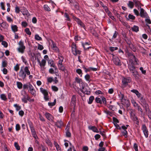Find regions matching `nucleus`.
Masks as SVG:
<instances>
[{"label": "nucleus", "instance_id": "f257e3e1", "mask_svg": "<svg viewBox=\"0 0 151 151\" xmlns=\"http://www.w3.org/2000/svg\"><path fill=\"white\" fill-rule=\"evenodd\" d=\"M134 64H135L132 63L129 64L128 65V68L130 72L132 74L133 76L136 79H138L139 78V74L135 67L134 65Z\"/></svg>", "mask_w": 151, "mask_h": 151}, {"label": "nucleus", "instance_id": "f03ea898", "mask_svg": "<svg viewBox=\"0 0 151 151\" xmlns=\"http://www.w3.org/2000/svg\"><path fill=\"white\" fill-rule=\"evenodd\" d=\"M30 74V72L28 69L27 67H25L23 69L22 68H21L19 73V77L23 79H25L26 76V74L29 75Z\"/></svg>", "mask_w": 151, "mask_h": 151}, {"label": "nucleus", "instance_id": "7ed1b4c3", "mask_svg": "<svg viewBox=\"0 0 151 151\" xmlns=\"http://www.w3.org/2000/svg\"><path fill=\"white\" fill-rule=\"evenodd\" d=\"M95 101L97 103L102 104V102L105 104L106 103V100L105 98L103 96H99L96 97L95 99Z\"/></svg>", "mask_w": 151, "mask_h": 151}, {"label": "nucleus", "instance_id": "20e7f679", "mask_svg": "<svg viewBox=\"0 0 151 151\" xmlns=\"http://www.w3.org/2000/svg\"><path fill=\"white\" fill-rule=\"evenodd\" d=\"M19 47L17 48L18 52L22 54L24 53L26 47L24 45V43L22 41H20L19 43Z\"/></svg>", "mask_w": 151, "mask_h": 151}, {"label": "nucleus", "instance_id": "39448f33", "mask_svg": "<svg viewBox=\"0 0 151 151\" xmlns=\"http://www.w3.org/2000/svg\"><path fill=\"white\" fill-rule=\"evenodd\" d=\"M140 100L141 102V104L144 108H145L146 111H147V109L148 107V104L147 103L146 101L143 96H141Z\"/></svg>", "mask_w": 151, "mask_h": 151}, {"label": "nucleus", "instance_id": "423d86ee", "mask_svg": "<svg viewBox=\"0 0 151 151\" xmlns=\"http://www.w3.org/2000/svg\"><path fill=\"white\" fill-rule=\"evenodd\" d=\"M40 92L44 95V99L46 101L49 100V98L48 96V93L47 90L44 89L42 88H40Z\"/></svg>", "mask_w": 151, "mask_h": 151}, {"label": "nucleus", "instance_id": "0eeeda50", "mask_svg": "<svg viewBox=\"0 0 151 151\" xmlns=\"http://www.w3.org/2000/svg\"><path fill=\"white\" fill-rule=\"evenodd\" d=\"M72 50L73 54L75 55L77 54H80L81 53V51L77 50L76 49V46L75 44H73L72 46Z\"/></svg>", "mask_w": 151, "mask_h": 151}, {"label": "nucleus", "instance_id": "6e6552de", "mask_svg": "<svg viewBox=\"0 0 151 151\" xmlns=\"http://www.w3.org/2000/svg\"><path fill=\"white\" fill-rule=\"evenodd\" d=\"M113 60L114 63L116 65L120 66L122 65L121 63L119 58L117 56L114 57V55L113 54Z\"/></svg>", "mask_w": 151, "mask_h": 151}, {"label": "nucleus", "instance_id": "1a4fd4ad", "mask_svg": "<svg viewBox=\"0 0 151 151\" xmlns=\"http://www.w3.org/2000/svg\"><path fill=\"white\" fill-rule=\"evenodd\" d=\"M131 81V78L130 77L123 78L122 80V84L125 86H127L128 83H130Z\"/></svg>", "mask_w": 151, "mask_h": 151}, {"label": "nucleus", "instance_id": "9d476101", "mask_svg": "<svg viewBox=\"0 0 151 151\" xmlns=\"http://www.w3.org/2000/svg\"><path fill=\"white\" fill-rule=\"evenodd\" d=\"M129 56L130 63H135V64H137V59L136 58L135 56L132 54H129Z\"/></svg>", "mask_w": 151, "mask_h": 151}, {"label": "nucleus", "instance_id": "9b49d317", "mask_svg": "<svg viewBox=\"0 0 151 151\" xmlns=\"http://www.w3.org/2000/svg\"><path fill=\"white\" fill-rule=\"evenodd\" d=\"M28 91L32 95H36V91L33 86L30 83H29Z\"/></svg>", "mask_w": 151, "mask_h": 151}, {"label": "nucleus", "instance_id": "f8f14e48", "mask_svg": "<svg viewBox=\"0 0 151 151\" xmlns=\"http://www.w3.org/2000/svg\"><path fill=\"white\" fill-rule=\"evenodd\" d=\"M30 98L27 92L24 91V95H23V98L22 99V101L24 103H27V100H29Z\"/></svg>", "mask_w": 151, "mask_h": 151}, {"label": "nucleus", "instance_id": "ddd939ff", "mask_svg": "<svg viewBox=\"0 0 151 151\" xmlns=\"http://www.w3.org/2000/svg\"><path fill=\"white\" fill-rule=\"evenodd\" d=\"M76 96L75 95L72 96L71 98V101L70 103V105L74 109L76 105Z\"/></svg>", "mask_w": 151, "mask_h": 151}, {"label": "nucleus", "instance_id": "4468645a", "mask_svg": "<svg viewBox=\"0 0 151 151\" xmlns=\"http://www.w3.org/2000/svg\"><path fill=\"white\" fill-rule=\"evenodd\" d=\"M29 127L30 128L31 131L32 132V135L33 137L35 139L37 138V136L36 133V131L35 130L34 127L33 126L30 124L29 125Z\"/></svg>", "mask_w": 151, "mask_h": 151}, {"label": "nucleus", "instance_id": "2eb2a0df", "mask_svg": "<svg viewBox=\"0 0 151 151\" xmlns=\"http://www.w3.org/2000/svg\"><path fill=\"white\" fill-rule=\"evenodd\" d=\"M142 130L146 137H147L148 135V131L145 124L142 125Z\"/></svg>", "mask_w": 151, "mask_h": 151}, {"label": "nucleus", "instance_id": "dca6fc26", "mask_svg": "<svg viewBox=\"0 0 151 151\" xmlns=\"http://www.w3.org/2000/svg\"><path fill=\"white\" fill-rule=\"evenodd\" d=\"M140 16L143 18H147L149 17V16L148 15L147 13L145 12L144 9L142 8H140Z\"/></svg>", "mask_w": 151, "mask_h": 151}, {"label": "nucleus", "instance_id": "f3484780", "mask_svg": "<svg viewBox=\"0 0 151 151\" xmlns=\"http://www.w3.org/2000/svg\"><path fill=\"white\" fill-rule=\"evenodd\" d=\"M45 115L48 120L51 122L53 121L54 117L51 114L48 112H46Z\"/></svg>", "mask_w": 151, "mask_h": 151}, {"label": "nucleus", "instance_id": "a211bd4d", "mask_svg": "<svg viewBox=\"0 0 151 151\" xmlns=\"http://www.w3.org/2000/svg\"><path fill=\"white\" fill-rule=\"evenodd\" d=\"M65 130H66L65 132L66 136L68 137H70L71 136V134L69 132V126L67 124L66 126Z\"/></svg>", "mask_w": 151, "mask_h": 151}, {"label": "nucleus", "instance_id": "6ab92c4d", "mask_svg": "<svg viewBox=\"0 0 151 151\" xmlns=\"http://www.w3.org/2000/svg\"><path fill=\"white\" fill-rule=\"evenodd\" d=\"M55 124L58 128H60L63 126V122L61 120H58L55 122Z\"/></svg>", "mask_w": 151, "mask_h": 151}, {"label": "nucleus", "instance_id": "aec40b11", "mask_svg": "<svg viewBox=\"0 0 151 151\" xmlns=\"http://www.w3.org/2000/svg\"><path fill=\"white\" fill-rule=\"evenodd\" d=\"M21 12L24 15L28 16L29 15L28 11L25 7H23L21 9Z\"/></svg>", "mask_w": 151, "mask_h": 151}, {"label": "nucleus", "instance_id": "412c9836", "mask_svg": "<svg viewBox=\"0 0 151 151\" xmlns=\"http://www.w3.org/2000/svg\"><path fill=\"white\" fill-rule=\"evenodd\" d=\"M48 63L50 65V67H53L55 68V70H57V68L55 65L54 63V62L52 60H49L48 61Z\"/></svg>", "mask_w": 151, "mask_h": 151}, {"label": "nucleus", "instance_id": "4be33fe9", "mask_svg": "<svg viewBox=\"0 0 151 151\" xmlns=\"http://www.w3.org/2000/svg\"><path fill=\"white\" fill-rule=\"evenodd\" d=\"M88 128L89 130H92L93 132L99 133V131L95 126H89Z\"/></svg>", "mask_w": 151, "mask_h": 151}, {"label": "nucleus", "instance_id": "5701e85b", "mask_svg": "<svg viewBox=\"0 0 151 151\" xmlns=\"http://www.w3.org/2000/svg\"><path fill=\"white\" fill-rule=\"evenodd\" d=\"M131 92L135 93L138 98L140 97L142 94L138 91L136 89H133L131 90Z\"/></svg>", "mask_w": 151, "mask_h": 151}, {"label": "nucleus", "instance_id": "b1692460", "mask_svg": "<svg viewBox=\"0 0 151 151\" xmlns=\"http://www.w3.org/2000/svg\"><path fill=\"white\" fill-rule=\"evenodd\" d=\"M89 45V44L87 42H86L85 43L82 42V45L85 50H87L91 47L88 46Z\"/></svg>", "mask_w": 151, "mask_h": 151}, {"label": "nucleus", "instance_id": "393cba45", "mask_svg": "<svg viewBox=\"0 0 151 151\" xmlns=\"http://www.w3.org/2000/svg\"><path fill=\"white\" fill-rule=\"evenodd\" d=\"M131 116H132L133 115V119L134 121H135L136 122V124H138L139 123V122L138 119L137 117L135 116V115L134 114H132V112H131Z\"/></svg>", "mask_w": 151, "mask_h": 151}, {"label": "nucleus", "instance_id": "a878e982", "mask_svg": "<svg viewBox=\"0 0 151 151\" xmlns=\"http://www.w3.org/2000/svg\"><path fill=\"white\" fill-rule=\"evenodd\" d=\"M85 78L86 81H88L89 82L92 81L90 76L88 74H87L85 76Z\"/></svg>", "mask_w": 151, "mask_h": 151}, {"label": "nucleus", "instance_id": "bb28decb", "mask_svg": "<svg viewBox=\"0 0 151 151\" xmlns=\"http://www.w3.org/2000/svg\"><path fill=\"white\" fill-rule=\"evenodd\" d=\"M11 28L12 30L14 32H16L18 30V27L16 25H12Z\"/></svg>", "mask_w": 151, "mask_h": 151}, {"label": "nucleus", "instance_id": "cd10ccee", "mask_svg": "<svg viewBox=\"0 0 151 151\" xmlns=\"http://www.w3.org/2000/svg\"><path fill=\"white\" fill-rule=\"evenodd\" d=\"M94 99V97L93 96H91L89 99V101L88 102V104H91Z\"/></svg>", "mask_w": 151, "mask_h": 151}, {"label": "nucleus", "instance_id": "c85d7f7f", "mask_svg": "<svg viewBox=\"0 0 151 151\" xmlns=\"http://www.w3.org/2000/svg\"><path fill=\"white\" fill-rule=\"evenodd\" d=\"M46 61L45 59L42 60L41 62L40 63V66L41 67H44L45 65Z\"/></svg>", "mask_w": 151, "mask_h": 151}, {"label": "nucleus", "instance_id": "c756f323", "mask_svg": "<svg viewBox=\"0 0 151 151\" xmlns=\"http://www.w3.org/2000/svg\"><path fill=\"white\" fill-rule=\"evenodd\" d=\"M132 29L133 31L137 32L139 31V27L138 26L134 25L132 28Z\"/></svg>", "mask_w": 151, "mask_h": 151}, {"label": "nucleus", "instance_id": "7c9ffc66", "mask_svg": "<svg viewBox=\"0 0 151 151\" xmlns=\"http://www.w3.org/2000/svg\"><path fill=\"white\" fill-rule=\"evenodd\" d=\"M43 8L46 11L48 12L50 11V9L47 4H45Z\"/></svg>", "mask_w": 151, "mask_h": 151}, {"label": "nucleus", "instance_id": "2f4dec72", "mask_svg": "<svg viewBox=\"0 0 151 151\" xmlns=\"http://www.w3.org/2000/svg\"><path fill=\"white\" fill-rule=\"evenodd\" d=\"M58 66L59 69L60 70H61L63 71H65L66 69L62 65V64L59 65H58Z\"/></svg>", "mask_w": 151, "mask_h": 151}, {"label": "nucleus", "instance_id": "473e14b6", "mask_svg": "<svg viewBox=\"0 0 151 151\" xmlns=\"http://www.w3.org/2000/svg\"><path fill=\"white\" fill-rule=\"evenodd\" d=\"M56 99H55L54 100V101L53 102H49L48 103V105L50 106L51 107L55 105L56 104Z\"/></svg>", "mask_w": 151, "mask_h": 151}, {"label": "nucleus", "instance_id": "72a5a7b5", "mask_svg": "<svg viewBox=\"0 0 151 151\" xmlns=\"http://www.w3.org/2000/svg\"><path fill=\"white\" fill-rule=\"evenodd\" d=\"M77 22L78 24H79L81 27L85 28V26L84 24L80 20L78 19Z\"/></svg>", "mask_w": 151, "mask_h": 151}, {"label": "nucleus", "instance_id": "f704fd0d", "mask_svg": "<svg viewBox=\"0 0 151 151\" xmlns=\"http://www.w3.org/2000/svg\"><path fill=\"white\" fill-rule=\"evenodd\" d=\"M128 6L131 9H132L134 7V4L132 2L129 1V3L128 4Z\"/></svg>", "mask_w": 151, "mask_h": 151}, {"label": "nucleus", "instance_id": "c9c22d12", "mask_svg": "<svg viewBox=\"0 0 151 151\" xmlns=\"http://www.w3.org/2000/svg\"><path fill=\"white\" fill-rule=\"evenodd\" d=\"M52 48L54 50L56 51V52L58 51V48L56 47V45L54 43H52Z\"/></svg>", "mask_w": 151, "mask_h": 151}, {"label": "nucleus", "instance_id": "e433bc0d", "mask_svg": "<svg viewBox=\"0 0 151 151\" xmlns=\"http://www.w3.org/2000/svg\"><path fill=\"white\" fill-rule=\"evenodd\" d=\"M35 39L37 40L41 41L42 40V38L39 36L38 34H36L35 37Z\"/></svg>", "mask_w": 151, "mask_h": 151}, {"label": "nucleus", "instance_id": "4c0bfd02", "mask_svg": "<svg viewBox=\"0 0 151 151\" xmlns=\"http://www.w3.org/2000/svg\"><path fill=\"white\" fill-rule=\"evenodd\" d=\"M17 87L19 89H21L22 88V83L19 82H17Z\"/></svg>", "mask_w": 151, "mask_h": 151}, {"label": "nucleus", "instance_id": "58836bf2", "mask_svg": "<svg viewBox=\"0 0 151 151\" xmlns=\"http://www.w3.org/2000/svg\"><path fill=\"white\" fill-rule=\"evenodd\" d=\"M0 97L2 100L4 101H6L7 100L6 96L4 94H1L0 95Z\"/></svg>", "mask_w": 151, "mask_h": 151}, {"label": "nucleus", "instance_id": "ea45409f", "mask_svg": "<svg viewBox=\"0 0 151 151\" xmlns=\"http://www.w3.org/2000/svg\"><path fill=\"white\" fill-rule=\"evenodd\" d=\"M109 50L111 52H113L114 50H116L118 49L117 47H110L109 48Z\"/></svg>", "mask_w": 151, "mask_h": 151}, {"label": "nucleus", "instance_id": "a19ab883", "mask_svg": "<svg viewBox=\"0 0 151 151\" xmlns=\"http://www.w3.org/2000/svg\"><path fill=\"white\" fill-rule=\"evenodd\" d=\"M133 2L134 3L135 6H139L140 5V3L138 0H133Z\"/></svg>", "mask_w": 151, "mask_h": 151}, {"label": "nucleus", "instance_id": "79ce46f5", "mask_svg": "<svg viewBox=\"0 0 151 151\" xmlns=\"http://www.w3.org/2000/svg\"><path fill=\"white\" fill-rule=\"evenodd\" d=\"M119 96L120 98L122 101L124 99H124V94H122L121 93H120L119 94Z\"/></svg>", "mask_w": 151, "mask_h": 151}, {"label": "nucleus", "instance_id": "37998d69", "mask_svg": "<svg viewBox=\"0 0 151 151\" xmlns=\"http://www.w3.org/2000/svg\"><path fill=\"white\" fill-rule=\"evenodd\" d=\"M14 146L15 147L16 149L17 150H20V147L19 146L17 142H15L14 143Z\"/></svg>", "mask_w": 151, "mask_h": 151}, {"label": "nucleus", "instance_id": "c03bdc74", "mask_svg": "<svg viewBox=\"0 0 151 151\" xmlns=\"http://www.w3.org/2000/svg\"><path fill=\"white\" fill-rule=\"evenodd\" d=\"M14 106L16 108V109L17 111L21 109V106L18 105L17 104H14Z\"/></svg>", "mask_w": 151, "mask_h": 151}, {"label": "nucleus", "instance_id": "a18cd8bd", "mask_svg": "<svg viewBox=\"0 0 151 151\" xmlns=\"http://www.w3.org/2000/svg\"><path fill=\"white\" fill-rule=\"evenodd\" d=\"M59 58L60 59V60L58 61V65L62 64V63L63 61V58L62 56H61V58H60L59 57Z\"/></svg>", "mask_w": 151, "mask_h": 151}, {"label": "nucleus", "instance_id": "49530a36", "mask_svg": "<svg viewBox=\"0 0 151 151\" xmlns=\"http://www.w3.org/2000/svg\"><path fill=\"white\" fill-rule=\"evenodd\" d=\"M76 72L79 74L81 75V76H82V71L80 69H78L76 70Z\"/></svg>", "mask_w": 151, "mask_h": 151}, {"label": "nucleus", "instance_id": "de8ad7c7", "mask_svg": "<svg viewBox=\"0 0 151 151\" xmlns=\"http://www.w3.org/2000/svg\"><path fill=\"white\" fill-rule=\"evenodd\" d=\"M1 44L3 45L5 47H6L8 46V44L5 41H2L1 42Z\"/></svg>", "mask_w": 151, "mask_h": 151}, {"label": "nucleus", "instance_id": "09e8293b", "mask_svg": "<svg viewBox=\"0 0 151 151\" xmlns=\"http://www.w3.org/2000/svg\"><path fill=\"white\" fill-rule=\"evenodd\" d=\"M25 31L27 34L29 35H30L31 34V33L30 32L29 28H26L25 29Z\"/></svg>", "mask_w": 151, "mask_h": 151}, {"label": "nucleus", "instance_id": "8fccbe9b", "mask_svg": "<svg viewBox=\"0 0 151 151\" xmlns=\"http://www.w3.org/2000/svg\"><path fill=\"white\" fill-rule=\"evenodd\" d=\"M131 101L132 104L134 107L137 106L138 105V104L135 102L134 100H132Z\"/></svg>", "mask_w": 151, "mask_h": 151}, {"label": "nucleus", "instance_id": "3c124183", "mask_svg": "<svg viewBox=\"0 0 151 151\" xmlns=\"http://www.w3.org/2000/svg\"><path fill=\"white\" fill-rule=\"evenodd\" d=\"M146 18V19L145 20L146 22L148 24H151V21L149 19V18L148 17H147Z\"/></svg>", "mask_w": 151, "mask_h": 151}, {"label": "nucleus", "instance_id": "603ef678", "mask_svg": "<svg viewBox=\"0 0 151 151\" xmlns=\"http://www.w3.org/2000/svg\"><path fill=\"white\" fill-rule=\"evenodd\" d=\"M122 134L125 137H127V132L126 130H124L122 132Z\"/></svg>", "mask_w": 151, "mask_h": 151}, {"label": "nucleus", "instance_id": "864d4df0", "mask_svg": "<svg viewBox=\"0 0 151 151\" xmlns=\"http://www.w3.org/2000/svg\"><path fill=\"white\" fill-rule=\"evenodd\" d=\"M128 17L129 19H132V20H134L135 19V17L134 16L131 15V14H129L128 15Z\"/></svg>", "mask_w": 151, "mask_h": 151}, {"label": "nucleus", "instance_id": "5fc2aeb1", "mask_svg": "<svg viewBox=\"0 0 151 151\" xmlns=\"http://www.w3.org/2000/svg\"><path fill=\"white\" fill-rule=\"evenodd\" d=\"M104 112L105 113L107 114V115H109L111 116L112 115V113L111 112L105 110L104 111Z\"/></svg>", "mask_w": 151, "mask_h": 151}, {"label": "nucleus", "instance_id": "6e6d98bb", "mask_svg": "<svg viewBox=\"0 0 151 151\" xmlns=\"http://www.w3.org/2000/svg\"><path fill=\"white\" fill-rule=\"evenodd\" d=\"M133 147L135 151H138V146L137 144L135 143L134 144Z\"/></svg>", "mask_w": 151, "mask_h": 151}, {"label": "nucleus", "instance_id": "4d7b16f0", "mask_svg": "<svg viewBox=\"0 0 151 151\" xmlns=\"http://www.w3.org/2000/svg\"><path fill=\"white\" fill-rule=\"evenodd\" d=\"M52 90L54 91H57L58 90V87L55 86H52Z\"/></svg>", "mask_w": 151, "mask_h": 151}, {"label": "nucleus", "instance_id": "13d9d810", "mask_svg": "<svg viewBox=\"0 0 151 151\" xmlns=\"http://www.w3.org/2000/svg\"><path fill=\"white\" fill-rule=\"evenodd\" d=\"M46 142L48 145L49 146H51L52 145V143H51L50 140L49 139L47 140H46Z\"/></svg>", "mask_w": 151, "mask_h": 151}, {"label": "nucleus", "instance_id": "bf43d9fd", "mask_svg": "<svg viewBox=\"0 0 151 151\" xmlns=\"http://www.w3.org/2000/svg\"><path fill=\"white\" fill-rule=\"evenodd\" d=\"M14 70L17 71L19 69V66L18 64H17L14 67Z\"/></svg>", "mask_w": 151, "mask_h": 151}, {"label": "nucleus", "instance_id": "052dcab7", "mask_svg": "<svg viewBox=\"0 0 151 151\" xmlns=\"http://www.w3.org/2000/svg\"><path fill=\"white\" fill-rule=\"evenodd\" d=\"M44 48V47L42 45H41L40 44H38V49L40 50H42Z\"/></svg>", "mask_w": 151, "mask_h": 151}, {"label": "nucleus", "instance_id": "680f3d73", "mask_svg": "<svg viewBox=\"0 0 151 151\" xmlns=\"http://www.w3.org/2000/svg\"><path fill=\"white\" fill-rule=\"evenodd\" d=\"M22 25L24 27H26L27 26V24L26 22H22Z\"/></svg>", "mask_w": 151, "mask_h": 151}, {"label": "nucleus", "instance_id": "e2e57ef3", "mask_svg": "<svg viewBox=\"0 0 151 151\" xmlns=\"http://www.w3.org/2000/svg\"><path fill=\"white\" fill-rule=\"evenodd\" d=\"M7 64L6 62L4 61H3L2 63V66L3 67H5L7 65Z\"/></svg>", "mask_w": 151, "mask_h": 151}, {"label": "nucleus", "instance_id": "0e129e2a", "mask_svg": "<svg viewBox=\"0 0 151 151\" xmlns=\"http://www.w3.org/2000/svg\"><path fill=\"white\" fill-rule=\"evenodd\" d=\"M113 122H114L116 123V124H117V123H118L119 122L118 120L115 117H113Z\"/></svg>", "mask_w": 151, "mask_h": 151}, {"label": "nucleus", "instance_id": "69168bd1", "mask_svg": "<svg viewBox=\"0 0 151 151\" xmlns=\"http://www.w3.org/2000/svg\"><path fill=\"white\" fill-rule=\"evenodd\" d=\"M15 11V12L17 13H19V12L20 10L19 7L17 6H16V7Z\"/></svg>", "mask_w": 151, "mask_h": 151}, {"label": "nucleus", "instance_id": "338daca9", "mask_svg": "<svg viewBox=\"0 0 151 151\" xmlns=\"http://www.w3.org/2000/svg\"><path fill=\"white\" fill-rule=\"evenodd\" d=\"M20 127L18 124H17L16 126V129L17 131H19L20 129Z\"/></svg>", "mask_w": 151, "mask_h": 151}, {"label": "nucleus", "instance_id": "774afa93", "mask_svg": "<svg viewBox=\"0 0 151 151\" xmlns=\"http://www.w3.org/2000/svg\"><path fill=\"white\" fill-rule=\"evenodd\" d=\"M83 151H88V147L87 146H84L83 148Z\"/></svg>", "mask_w": 151, "mask_h": 151}]
</instances>
